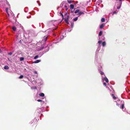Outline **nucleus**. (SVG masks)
Wrapping results in <instances>:
<instances>
[{"instance_id": "9", "label": "nucleus", "mask_w": 130, "mask_h": 130, "mask_svg": "<svg viewBox=\"0 0 130 130\" xmlns=\"http://www.w3.org/2000/svg\"><path fill=\"white\" fill-rule=\"evenodd\" d=\"M105 24H102L100 26V27L101 28H102L104 26Z\"/></svg>"}, {"instance_id": "14", "label": "nucleus", "mask_w": 130, "mask_h": 130, "mask_svg": "<svg viewBox=\"0 0 130 130\" xmlns=\"http://www.w3.org/2000/svg\"><path fill=\"white\" fill-rule=\"evenodd\" d=\"M78 19V17H76L74 19H73V20L74 21H76Z\"/></svg>"}, {"instance_id": "3", "label": "nucleus", "mask_w": 130, "mask_h": 130, "mask_svg": "<svg viewBox=\"0 0 130 130\" xmlns=\"http://www.w3.org/2000/svg\"><path fill=\"white\" fill-rule=\"evenodd\" d=\"M68 18H69V16H67V18H65L64 20L68 24H69V23H68Z\"/></svg>"}, {"instance_id": "19", "label": "nucleus", "mask_w": 130, "mask_h": 130, "mask_svg": "<svg viewBox=\"0 0 130 130\" xmlns=\"http://www.w3.org/2000/svg\"><path fill=\"white\" fill-rule=\"evenodd\" d=\"M37 101L39 102H42V103H44V102L43 101H42V100H37Z\"/></svg>"}, {"instance_id": "26", "label": "nucleus", "mask_w": 130, "mask_h": 130, "mask_svg": "<svg viewBox=\"0 0 130 130\" xmlns=\"http://www.w3.org/2000/svg\"><path fill=\"white\" fill-rule=\"evenodd\" d=\"M12 54V52H10L8 53V54L10 55H11Z\"/></svg>"}, {"instance_id": "1", "label": "nucleus", "mask_w": 130, "mask_h": 130, "mask_svg": "<svg viewBox=\"0 0 130 130\" xmlns=\"http://www.w3.org/2000/svg\"><path fill=\"white\" fill-rule=\"evenodd\" d=\"M102 79L103 80H105V82L107 83L108 82V80L107 78L106 77H105L104 78H103V77H102Z\"/></svg>"}, {"instance_id": "11", "label": "nucleus", "mask_w": 130, "mask_h": 130, "mask_svg": "<svg viewBox=\"0 0 130 130\" xmlns=\"http://www.w3.org/2000/svg\"><path fill=\"white\" fill-rule=\"evenodd\" d=\"M70 8L71 9H73L74 8V6L73 5L71 4L70 5Z\"/></svg>"}, {"instance_id": "25", "label": "nucleus", "mask_w": 130, "mask_h": 130, "mask_svg": "<svg viewBox=\"0 0 130 130\" xmlns=\"http://www.w3.org/2000/svg\"><path fill=\"white\" fill-rule=\"evenodd\" d=\"M23 77V75H21L19 77V78H20V79H21V78H22Z\"/></svg>"}, {"instance_id": "28", "label": "nucleus", "mask_w": 130, "mask_h": 130, "mask_svg": "<svg viewBox=\"0 0 130 130\" xmlns=\"http://www.w3.org/2000/svg\"><path fill=\"white\" fill-rule=\"evenodd\" d=\"M101 42H102V41L100 40H99L98 41V43H99V45H100V44H101Z\"/></svg>"}, {"instance_id": "12", "label": "nucleus", "mask_w": 130, "mask_h": 130, "mask_svg": "<svg viewBox=\"0 0 130 130\" xmlns=\"http://www.w3.org/2000/svg\"><path fill=\"white\" fill-rule=\"evenodd\" d=\"M9 68V67L7 66H6L4 67V69H8Z\"/></svg>"}, {"instance_id": "18", "label": "nucleus", "mask_w": 130, "mask_h": 130, "mask_svg": "<svg viewBox=\"0 0 130 130\" xmlns=\"http://www.w3.org/2000/svg\"><path fill=\"white\" fill-rule=\"evenodd\" d=\"M102 31H101L99 33V36H100L102 35Z\"/></svg>"}, {"instance_id": "30", "label": "nucleus", "mask_w": 130, "mask_h": 130, "mask_svg": "<svg viewBox=\"0 0 130 130\" xmlns=\"http://www.w3.org/2000/svg\"><path fill=\"white\" fill-rule=\"evenodd\" d=\"M60 39H62L63 38V36H62L60 37Z\"/></svg>"}, {"instance_id": "33", "label": "nucleus", "mask_w": 130, "mask_h": 130, "mask_svg": "<svg viewBox=\"0 0 130 130\" xmlns=\"http://www.w3.org/2000/svg\"><path fill=\"white\" fill-rule=\"evenodd\" d=\"M102 39L103 40H104L105 38L104 36L102 37Z\"/></svg>"}, {"instance_id": "27", "label": "nucleus", "mask_w": 130, "mask_h": 130, "mask_svg": "<svg viewBox=\"0 0 130 130\" xmlns=\"http://www.w3.org/2000/svg\"><path fill=\"white\" fill-rule=\"evenodd\" d=\"M100 74H101V75H103L104 74V73L103 72H102L101 71H100Z\"/></svg>"}, {"instance_id": "6", "label": "nucleus", "mask_w": 130, "mask_h": 130, "mask_svg": "<svg viewBox=\"0 0 130 130\" xmlns=\"http://www.w3.org/2000/svg\"><path fill=\"white\" fill-rule=\"evenodd\" d=\"M47 37L45 36L43 40L44 41H46L47 39Z\"/></svg>"}, {"instance_id": "15", "label": "nucleus", "mask_w": 130, "mask_h": 130, "mask_svg": "<svg viewBox=\"0 0 130 130\" xmlns=\"http://www.w3.org/2000/svg\"><path fill=\"white\" fill-rule=\"evenodd\" d=\"M102 45L103 46H104L106 45V42L105 41H104L102 43Z\"/></svg>"}, {"instance_id": "5", "label": "nucleus", "mask_w": 130, "mask_h": 130, "mask_svg": "<svg viewBox=\"0 0 130 130\" xmlns=\"http://www.w3.org/2000/svg\"><path fill=\"white\" fill-rule=\"evenodd\" d=\"M41 61V60H36L34 61L33 63H37Z\"/></svg>"}, {"instance_id": "24", "label": "nucleus", "mask_w": 130, "mask_h": 130, "mask_svg": "<svg viewBox=\"0 0 130 130\" xmlns=\"http://www.w3.org/2000/svg\"><path fill=\"white\" fill-rule=\"evenodd\" d=\"M43 48L42 47H40L39 49L38 48L37 50L38 51H40Z\"/></svg>"}, {"instance_id": "40", "label": "nucleus", "mask_w": 130, "mask_h": 130, "mask_svg": "<svg viewBox=\"0 0 130 130\" xmlns=\"http://www.w3.org/2000/svg\"><path fill=\"white\" fill-rule=\"evenodd\" d=\"M58 40H59V41H60V39H58Z\"/></svg>"}, {"instance_id": "21", "label": "nucleus", "mask_w": 130, "mask_h": 130, "mask_svg": "<svg viewBox=\"0 0 130 130\" xmlns=\"http://www.w3.org/2000/svg\"><path fill=\"white\" fill-rule=\"evenodd\" d=\"M24 58L23 57H21L20 58V61H22L24 60Z\"/></svg>"}, {"instance_id": "8", "label": "nucleus", "mask_w": 130, "mask_h": 130, "mask_svg": "<svg viewBox=\"0 0 130 130\" xmlns=\"http://www.w3.org/2000/svg\"><path fill=\"white\" fill-rule=\"evenodd\" d=\"M8 8H6V11L7 12V13L8 15L9 16L10 15V14L8 12Z\"/></svg>"}, {"instance_id": "7", "label": "nucleus", "mask_w": 130, "mask_h": 130, "mask_svg": "<svg viewBox=\"0 0 130 130\" xmlns=\"http://www.w3.org/2000/svg\"><path fill=\"white\" fill-rule=\"evenodd\" d=\"M39 95L42 97H43L44 96V94L43 93H42L39 94Z\"/></svg>"}, {"instance_id": "22", "label": "nucleus", "mask_w": 130, "mask_h": 130, "mask_svg": "<svg viewBox=\"0 0 130 130\" xmlns=\"http://www.w3.org/2000/svg\"><path fill=\"white\" fill-rule=\"evenodd\" d=\"M39 57V56L38 55H37L34 58V59H37Z\"/></svg>"}, {"instance_id": "38", "label": "nucleus", "mask_w": 130, "mask_h": 130, "mask_svg": "<svg viewBox=\"0 0 130 130\" xmlns=\"http://www.w3.org/2000/svg\"><path fill=\"white\" fill-rule=\"evenodd\" d=\"M1 49H0V53H1Z\"/></svg>"}, {"instance_id": "34", "label": "nucleus", "mask_w": 130, "mask_h": 130, "mask_svg": "<svg viewBox=\"0 0 130 130\" xmlns=\"http://www.w3.org/2000/svg\"><path fill=\"white\" fill-rule=\"evenodd\" d=\"M34 72L35 73L37 74V72L36 71H35Z\"/></svg>"}, {"instance_id": "37", "label": "nucleus", "mask_w": 130, "mask_h": 130, "mask_svg": "<svg viewBox=\"0 0 130 130\" xmlns=\"http://www.w3.org/2000/svg\"><path fill=\"white\" fill-rule=\"evenodd\" d=\"M64 7H66V8L67 7V6L66 5H65L64 6Z\"/></svg>"}, {"instance_id": "17", "label": "nucleus", "mask_w": 130, "mask_h": 130, "mask_svg": "<svg viewBox=\"0 0 130 130\" xmlns=\"http://www.w3.org/2000/svg\"><path fill=\"white\" fill-rule=\"evenodd\" d=\"M12 29L14 31H15L16 30V28L15 27L13 26L12 27Z\"/></svg>"}, {"instance_id": "2", "label": "nucleus", "mask_w": 130, "mask_h": 130, "mask_svg": "<svg viewBox=\"0 0 130 130\" xmlns=\"http://www.w3.org/2000/svg\"><path fill=\"white\" fill-rule=\"evenodd\" d=\"M121 3H119L118 4V6L117 7V9H119L120 8L121 6Z\"/></svg>"}, {"instance_id": "36", "label": "nucleus", "mask_w": 130, "mask_h": 130, "mask_svg": "<svg viewBox=\"0 0 130 130\" xmlns=\"http://www.w3.org/2000/svg\"><path fill=\"white\" fill-rule=\"evenodd\" d=\"M34 89H37V88H36V87H34Z\"/></svg>"}, {"instance_id": "23", "label": "nucleus", "mask_w": 130, "mask_h": 130, "mask_svg": "<svg viewBox=\"0 0 130 130\" xmlns=\"http://www.w3.org/2000/svg\"><path fill=\"white\" fill-rule=\"evenodd\" d=\"M105 21V19L104 18H102L101 19V21L102 22H104Z\"/></svg>"}, {"instance_id": "42", "label": "nucleus", "mask_w": 130, "mask_h": 130, "mask_svg": "<svg viewBox=\"0 0 130 130\" xmlns=\"http://www.w3.org/2000/svg\"><path fill=\"white\" fill-rule=\"evenodd\" d=\"M117 105H118V104H117Z\"/></svg>"}, {"instance_id": "16", "label": "nucleus", "mask_w": 130, "mask_h": 130, "mask_svg": "<svg viewBox=\"0 0 130 130\" xmlns=\"http://www.w3.org/2000/svg\"><path fill=\"white\" fill-rule=\"evenodd\" d=\"M118 11L117 10L115 11H114L113 12V15L114 14H116L118 12Z\"/></svg>"}, {"instance_id": "31", "label": "nucleus", "mask_w": 130, "mask_h": 130, "mask_svg": "<svg viewBox=\"0 0 130 130\" xmlns=\"http://www.w3.org/2000/svg\"><path fill=\"white\" fill-rule=\"evenodd\" d=\"M73 23H72L71 24V26L72 27H72H73Z\"/></svg>"}, {"instance_id": "35", "label": "nucleus", "mask_w": 130, "mask_h": 130, "mask_svg": "<svg viewBox=\"0 0 130 130\" xmlns=\"http://www.w3.org/2000/svg\"><path fill=\"white\" fill-rule=\"evenodd\" d=\"M10 14H11V15H12V14H13V12H10Z\"/></svg>"}, {"instance_id": "29", "label": "nucleus", "mask_w": 130, "mask_h": 130, "mask_svg": "<svg viewBox=\"0 0 130 130\" xmlns=\"http://www.w3.org/2000/svg\"><path fill=\"white\" fill-rule=\"evenodd\" d=\"M68 1V3H71V1H69V0H68L67 1Z\"/></svg>"}, {"instance_id": "41", "label": "nucleus", "mask_w": 130, "mask_h": 130, "mask_svg": "<svg viewBox=\"0 0 130 130\" xmlns=\"http://www.w3.org/2000/svg\"><path fill=\"white\" fill-rule=\"evenodd\" d=\"M99 39H100V37H99Z\"/></svg>"}, {"instance_id": "32", "label": "nucleus", "mask_w": 130, "mask_h": 130, "mask_svg": "<svg viewBox=\"0 0 130 130\" xmlns=\"http://www.w3.org/2000/svg\"><path fill=\"white\" fill-rule=\"evenodd\" d=\"M103 85H104L105 86H106V83H103Z\"/></svg>"}, {"instance_id": "20", "label": "nucleus", "mask_w": 130, "mask_h": 130, "mask_svg": "<svg viewBox=\"0 0 130 130\" xmlns=\"http://www.w3.org/2000/svg\"><path fill=\"white\" fill-rule=\"evenodd\" d=\"M124 108V104H122L120 107V108L122 109H123Z\"/></svg>"}, {"instance_id": "10", "label": "nucleus", "mask_w": 130, "mask_h": 130, "mask_svg": "<svg viewBox=\"0 0 130 130\" xmlns=\"http://www.w3.org/2000/svg\"><path fill=\"white\" fill-rule=\"evenodd\" d=\"M79 11V10L78 9H76L75 11V13H78V12Z\"/></svg>"}, {"instance_id": "39", "label": "nucleus", "mask_w": 130, "mask_h": 130, "mask_svg": "<svg viewBox=\"0 0 130 130\" xmlns=\"http://www.w3.org/2000/svg\"><path fill=\"white\" fill-rule=\"evenodd\" d=\"M119 1L121 2L122 1V0H119Z\"/></svg>"}, {"instance_id": "4", "label": "nucleus", "mask_w": 130, "mask_h": 130, "mask_svg": "<svg viewBox=\"0 0 130 130\" xmlns=\"http://www.w3.org/2000/svg\"><path fill=\"white\" fill-rule=\"evenodd\" d=\"M84 14V13L83 12L80 11H79L78 12V14H77V15H81L82 14Z\"/></svg>"}, {"instance_id": "13", "label": "nucleus", "mask_w": 130, "mask_h": 130, "mask_svg": "<svg viewBox=\"0 0 130 130\" xmlns=\"http://www.w3.org/2000/svg\"><path fill=\"white\" fill-rule=\"evenodd\" d=\"M112 96L114 100H116L117 99V98L115 96L114 94H112Z\"/></svg>"}]
</instances>
